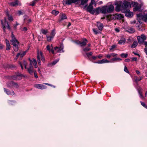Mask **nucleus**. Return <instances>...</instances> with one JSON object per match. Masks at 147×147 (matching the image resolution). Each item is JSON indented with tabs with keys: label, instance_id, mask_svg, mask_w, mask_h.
<instances>
[{
	"label": "nucleus",
	"instance_id": "nucleus-62",
	"mask_svg": "<svg viewBox=\"0 0 147 147\" xmlns=\"http://www.w3.org/2000/svg\"><path fill=\"white\" fill-rule=\"evenodd\" d=\"M27 30V28L26 27H24L23 29V30L24 31H26Z\"/></svg>",
	"mask_w": 147,
	"mask_h": 147
},
{
	"label": "nucleus",
	"instance_id": "nucleus-14",
	"mask_svg": "<svg viewBox=\"0 0 147 147\" xmlns=\"http://www.w3.org/2000/svg\"><path fill=\"white\" fill-rule=\"evenodd\" d=\"M24 20L25 22H26L27 24H29L32 22V20L31 18L25 15L24 16Z\"/></svg>",
	"mask_w": 147,
	"mask_h": 147
},
{
	"label": "nucleus",
	"instance_id": "nucleus-50",
	"mask_svg": "<svg viewBox=\"0 0 147 147\" xmlns=\"http://www.w3.org/2000/svg\"><path fill=\"white\" fill-rule=\"evenodd\" d=\"M87 56L88 57H89L90 56H91L92 54V52H90L89 53H87L86 54Z\"/></svg>",
	"mask_w": 147,
	"mask_h": 147
},
{
	"label": "nucleus",
	"instance_id": "nucleus-59",
	"mask_svg": "<svg viewBox=\"0 0 147 147\" xmlns=\"http://www.w3.org/2000/svg\"><path fill=\"white\" fill-rule=\"evenodd\" d=\"M144 51L147 55V47H146L144 49Z\"/></svg>",
	"mask_w": 147,
	"mask_h": 147
},
{
	"label": "nucleus",
	"instance_id": "nucleus-2",
	"mask_svg": "<svg viewBox=\"0 0 147 147\" xmlns=\"http://www.w3.org/2000/svg\"><path fill=\"white\" fill-rule=\"evenodd\" d=\"M114 9V6L112 5L103 6L102 7V13H111L113 11Z\"/></svg>",
	"mask_w": 147,
	"mask_h": 147
},
{
	"label": "nucleus",
	"instance_id": "nucleus-32",
	"mask_svg": "<svg viewBox=\"0 0 147 147\" xmlns=\"http://www.w3.org/2000/svg\"><path fill=\"white\" fill-rule=\"evenodd\" d=\"M127 31L129 32L132 33L135 32V30L133 28H130L128 29Z\"/></svg>",
	"mask_w": 147,
	"mask_h": 147
},
{
	"label": "nucleus",
	"instance_id": "nucleus-42",
	"mask_svg": "<svg viewBox=\"0 0 147 147\" xmlns=\"http://www.w3.org/2000/svg\"><path fill=\"white\" fill-rule=\"evenodd\" d=\"M140 103L141 105L145 108L147 109V105L143 102L140 101Z\"/></svg>",
	"mask_w": 147,
	"mask_h": 147
},
{
	"label": "nucleus",
	"instance_id": "nucleus-63",
	"mask_svg": "<svg viewBox=\"0 0 147 147\" xmlns=\"http://www.w3.org/2000/svg\"><path fill=\"white\" fill-rule=\"evenodd\" d=\"M130 61V60L129 59H125V62H129Z\"/></svg>",
	"mask_w": 147,
	"mask_h": 147
},
{
	"label": "nucleus",
	"instance_id": "nucleus-27",
	"mask_svg": "<svg viewBox=\"0 0 147 147\" xmlns=\"http://www.w3.org/2000/svg\"><path fill=\"white\" fill-rule=\"evenodd\" d=\"M126 41V40L124 38H122L119 41L118 43L119 44H124Z\"/></svg>",
	"mask_w": 147,
	"mask_h": 147
},
{
	"label": "nucleus",
	"instance_id": "nucleus-30",
	"mask_svg": "<svg viewBox=\"0 0 147 147\" xmlns=\"http://www.w3.org/2000/svg\"><path fill=\"white\" fill-rule=\"evenodd\" d=\"M135 80L136 82H138V81H140L142 78V77H138L136 76H135Z\"/></svg>",
	"mask_w": 147,
	"mask_h": 147
},
{
	"label": "nucleus",
	"instance_id": "nucleus-29",
	"mask_svg": "<svg viewBox=\"0 0 147 147\" xmlns=\"http://www.w3.org/2000/svg\"><path fill=\"white\" fill-rule=\"evenodd\" d=\"M137 41H134L131 46V47L132 48H134L137 46Z\"/></svg>",
	"mask_w": 147,
	"mask_h": 147
},
{
	"label": "nucleus",
	"instance_id": "nucleus-45",
	"mask_svg": "<svg viewBox=\"0 0 147 147\" xmlns=\"http://www.w3.org/2000/svg\"><path fill=\"white\" fill-rule=\"evenodd\" d=\"M116 47V45H112L111 47V48L110 49V50L112 51Z\"/></svg>",
	"mask_w": 147,
	"mask_h": 147
},
{
	"label": "nucleus",
	"instance_id": "nucleus-47",
	"mask_svg": "<svg viewBox=\"0 0 147 147\" xmlns=\"http://www.w3.org/2000/svg\"><path fill=\"white\" fill-rule=\"evenodd\" d=\"M36 2L37 1H35V0H34V1L32 2V3L30 4V5H31L32 6H34Z\"/></svg>",
	"mask_w": 147,
	"mask_h": 147
},
{
	"label": "nucleus",
	"instance_id": "nucleus-56",
	"mask_svg": "<svg viewBox=\"0 0 147 147\" xmlns=\"http://www.w3.org/2000/svg\"><path fill=\"white\" fill-rule=\"evenodd\" d=\"M34 77L36 78H38V76L37 75L36 73V71H34Z\"/></svg>",
	"mask_w": 147,
	"mask_h": 147
},
{
	"label": "nucleus",
	"instance_id": "nucleus-57",
	"mask_svg": "<svg viewBox=\"0 0 147 147\" xmlns=\"http://www.w3.org/2000/svg\"><path fill=\"white\" fill-rule=\"evenodd\" d=\"M95 63H97L98 64H101L102 63V60H99L98 61H97L96 62H94Z\"/></svg>",
	"mask_w": 147,
	"mask_h": 147
},
{
	"label": "nucleus",
	"instance_id": "nucleus-26",
	"mask_svg": "<svg viewBox=\"0 0 147 147\" xmlns=\"http://www.w3.org/2000/svg\"><path fill=\"white\" fill-rule=\"evenodd\" d=\"M88 0H81V4L83 5H84L85 7H86L88 5Z\"/></svg>",
	"mask_w": 147,
	"mask_h": 147
},
{
	"label": "nucleus",
	"instance_id": "nucleus-20",
	"mask_svg": "<svg viewBox=\"0 0 147 147\" xmlns=\"http://www.w3.org/2000/svg\"><path fill=\"white\" fill-rule=\"evenodd\" d=\"M114 16L115 17V20L117 19H121L123 18V15L121 14L117 13L114 15Z\"/></svg>",
	"mask_w": 147,
	"mask_h": 147
},
{
	"label": "nucleus",
	"instance_id": "nucleus-1",
	"mask_svg": "<svg viewBox=\"0 0 147 147\" xmlns=\"http://www.w3.org/2000/svg\"><path fill=\"white\" fill-rule=\"evenodd\" d=\"M12 38L10 42L11 44L13 45V48L15 51H17L19 49V42L16 39L13 33L11 36Z\"/></svg>",
	"mask_w": 147,
	"mask_h": 147
},
{
	"label": "nucleus",
	"instance_id": "nucleus-23",
	"mask_svg": "<svg viewBox=\"0 0 147 147\" xmlns=\"http://www.w3.org/2000/svg\"><path fill=\"white\" fill-rule=\"evenodd\" d=\"M26 51H24L22 53L20 52V53H18L17 55H16V59L18 58V57L20 56L21 58H22L23 56H24L26 53Z\"/></svg>",
	"mask_w": 147,
	"mask_h": 147
},
{
	"label": "nucleus",
	"instance_id": "nucleus-15",
	"mask_svg": "<svg viewBox=\"0 0 147 147\" xmlns=\"http://www.w3.org/2000/svg\"><path fill=\"white\" fill-rule=\"evenodd\" d=\"M87 11L92 14H94V9L93 6L91 4H90L87 8Z\"/></svg>",
	"mask_w": 147,
	"mask_h": 147
},
{
	"label": "nucleus",
	"instance_id": "nucleus-60",
	"mask_svg": "<svg viewBox=\"0 0 147 147\" xmlns=\"http://www.w3.org/2000/svg\"><path fill=\"white\" fill-rule=\"evenodd\" d=\"M8 19L10 21H12L13 20L12 17L11 16L9 17Z\"/></svg>",
	"mask_w": 147,
	"mask_h": 147
},
{
	"label": "nucleus",
	"instance_id": "nucleus-19",
	"mask_svg": "<svg viewBox=\"0 0 147 147\" xmlns=\"http://www.w3.org/2000/svg\"><path fill=\"white\" fill-rule=\"evenodd\" d=\"M1 24L3 26V28L4 30H5V29L6 28V27H7L8 29H10V28L7 22V21H5V24H4L3 23V21L2 20H1Z\"/></svg>",
	"mask_w": 147,
	"mask_h": 147
},
{
	"label": "nucleus",
	"instance_id": "nucleus-17",
	"mask_svg": "<svg viewBox=\"0 0 147 147\" xmlns=\"http://www.w3.org/2000/svg\"><path fill=\"white\" fill-rule=\"evenodd\" d=\"M27 71L29 73L32 75L33 74V73L34 71V70L33 67L32 65H30L29 67L28 68H27Z\"/></svg>",
	"mask_w": 147,
	"mask_h": 147
},
{
	"label": "nucleus",
	"instance_id": "nucleus-7",
	"mask_svg": "<svg viewBox=\"0 0 147 147\" xmlns=\"http://www.w3.org/2000/svg\"><path fill=\"white\" fill-rule=\"evenodd\" d=\"M137 39L138 42L140 44H141L144 42V40H146V36L144 34L142 35L141 36H138L137 37Z\"/></svg>",
	"mask_w": 147,
	"mask_h": 147
},
{
	"label": "nucleus",
	"instance_id": "nucleus-33",
	"mask_svg": "<svg viewBox=\"0 0 147 147\" xmlns=\"http://www.w3.org/2000/svg\"><path fill=\"white\" fill-rule=\"evenodd\" d=\"M55 34V30L54 29L52 30L51 32V36L53 38Z\"/></svg>",
	"mask_w": 147,
	"mask_h": 147
},
{
	"label": "nucleus",
	"instance_id": "nucleus-25",
	"mask_svg": "<svg viewBox=\"0 0 147 147\" xmlns=\"http://www.w3.org/2000/svg\"><path fill=\"white\" fill-rule=\"evenodd\" d=\"M22 75H18L16 76H14L12 78V79L13 80H20L22 79Z\"/></svg>",
	"mask_w": 147,
	"mask_h": 147
},
{
	"label": "nucleus",
	"instance_id": "nucleus-46",
	"mask_svg": "<svg viewBox=\"0 0 147 147\" xmlns=\"http://www.w3.org/2000/svg\"><path fill=\"white\" fill-rule=\"evenodd\" d=\"M124 70L127 73H129V71L127 69V67L126 66H125Z\"/></svg>",
	"mask_w": 147,
	"mask_h": 147
},
{
	"label": "nucleus",
	"instance_id": "nucleus-28",
	"mask_svg": "<svg viewBox=\"0 0 147 147\" xmlns=\"http://www.w3.org/2000/svg\"><path fill=\"white\" fill-rule=\"evenodd\" d=\"M122 59L119 58H114L111 59L110 61L111 62H113L116 61H117L121 60Z\"/></svg>",
	"mask_w": 147,
	"mask_h": 147
},
{
	"label": "nucleus",
	"instance_id": "nucleus-58",
	"mask_svg": "<svg viewBox=\"0 0 147 147\" xmlns=\"http://www.w3.org/2000/svg\"><path fill=\"white\" fill-rule=\"evenodd\" d=\"M18 14L19 16L21 14H22V12L21 11H18Z\"/></svg>",
	"mask_w": 147,
	"mask_h": 147
},
{
	"label": "nucleus",
	"instance_id": "nucleus-5",
	"mask_svg": "<svg viewBox=\"0 0 147 147\" xmlns=\"http://www.w3.org/2000/svg\"><path fill=\"white\" fill-rule=\"evenodd\" d=\"M80 0H63V4L64 5H70L72 3H74L80 1Z\"/></svg>",
	"mask_w": 147,
	"mask_h": 147
},
{
	"label": "nucleus",
	"instance_id": "nucleus-12",
	"mask_svg": "<svg viewBox=\"0 0 147 147\" xmlns=\"http://www.w3.org/2000/svg\"><path fill=\"white\" fill-rule=\"evenodd\" d=\"M9 4V5L12 6L21 5L20 3L18 0H15V1L10 3Z\"/></svg>",
	"mask_w": 147,
	"mask_h": 147
},
{
	"label": "nucleus",
	"instance_id": "nucleus-39",
	"mask_svg": "<svg viewBox=\"0 0 147 147\" xmlns=\"http://www.w3.org/2000/svg\"><path fill=\"white\" fill-rule=\"evenodd\" d=\"M47 40L49 42H50L51 41L52 39L53 38L51 36H47Z\"/></svg>",
	"mask_w": 147,
	"mask_h": 147
},
{
	"label": "nucleus",
	"instance_id": "nucleus-21",
	"mask_svg": "<svg viewBox=\"0 0 147 147\" xmlns=\"http://www.w3.org/2000/svg\"><path fill=\"white\" fill-rule=\"evenodd\" d=\"M102 7L100 8L98 7L96 9H94V13H96V14H98L99 13L101 12L102 13Z\"/></svg>",
	"mask_w": 147,
	"mask_h": 147
},
{
	"label": "nucleus",
	"instance_id": "nucleus-35",
	"mask_svg": "<svg viewBox=\"0 0 147 147\" xmlns=\"http://www.w3.org/2000/svg\"><path fill=\"white\" fill-rule=\"evenodd\" d=\"M59 13V12L58 11H57L55 10H53L52 11V13L55 16H56Z\"/></svg>",
	"mask_w": 147,
	"mask_h": 147
},
{
	"label": "nucleus",
	"instance_id": "nucleus-52",
	"mask_svg": "<svg viewBox=\"0 0 147 147\" xmlns=\"http://www.w3.org/2000/svg\"><path fill=\"white\" fill-rule=\"evenodd\" d=\"M117 54L114 53H112L111 54V57H115L117 56Z\"/></svg>",
	"mask_w": 147,
	"mask_h": 147
},
{
	"label": "nucleus",
	"instance_id": "nucleus-41",
	"mask_svg": "<svg viewBox=\"0 0 147 147\" xmlns=\"http://www.w3.org/2000/svg\"><path fill=\"white\" fill-rule=\"evenodd\" d=\"M91 49L90 48L88 47H86L83 49V51L85 52H87L89 51Z\"/></svg>",
	"mask_w": 147,
	"mask_h": 147
},
{
	"label": "nucleus",
	"instance_id": "nucleus-6",
	"mask_svg": "<svg viewBox=\"0 0 147 147\" xmlns=\"http://www.w3.org/2000/svg\"><path fill=\"white\" fill-rule=\"evenodd\" d=\"M123 9V11L127 9H129L131 7V4L129 2L127 1H125L122 5Z\"/></svg>",
	"mask_w": 147,
	"mask_h": 147
},
{
	"label": "nucleus",
	"instance_id": "nucleus-34",
	"mask_svg": "<svg viewBox=\"0 0 147 147\" xmlns=\"http://www.w3.org/2000/svg\"><path fill=\"white\" fill-rule=\"evenodd\" d=\"M120 56L122 58H126L128 56V55L127 53L125 54L124 53H123L120 55Z\"/></svg>",
	"mask_w": 147,
	"mask_h": 147
},
{
	"label": "nucleus",
	"instance_id": "nucleus-36",
	"mask_svg": "<svg viewBox=\"0 0 147 147\" xmlns=\"http://www.w3.org/2000/svg\"><path fill=\"white\" fill-rule=\"evenodd\" d=\"M4 90L5 92L8 95H10L11 93L10 91L8 89H6L5 88H4Z\"/></svg>",
	"mask_w": 147,
	"mask_h": 147
},
{
	"label": "nucleus",
	"instance_id": "nucleus-22",
	"mask_svg": "<svg viewBox=\"0 0 147 147\" xmlns=\"http://www.w3.org/2000/svg\"><path fill=\"white\" fill-rule=\"evenodd\" d=\"M97 26L98 28V29L100 30H101L103 27V25L102 23L99 22H97Z\"/></svg>",
	"mask_w": 147,
	"mask_h": 147
},
{
	"label": "nucleus",
	"instance_id": "nucleus-55",
	"mask_svg": "<svg viewBox=\"0 0 147 147\" xmlns=\"http://www.w3.org/2000/svg\"><path fill=\"white\" fill-rule=\"evenodd\" d=\"M95 0H92L91 1L90 3V4H91L92 5V4H94L95 3Z\"/></svg>",
	"mask_w": 147,
	"mask_h": 147
},
{
	"label": "nucleus",
	"instance_id": "nucleus-31",
	"mask_svg": "<svg viewBox=\"0 0 147 147\" xmlns=\"http://www.w3.org/2000/svg\"><path fill=\"white\" fill-rule=\"evenodd\" d=\"M51 48L53 49L52 45H51V46L50 45H48L46 47L47 50L50 52H51Z\"/></svg>",
	"mask_w": 147,
	"mask_h": 147
},
{
	"label": "nucleus",
	"instance_id": "nucleus-10",
	"mask_svg": "<svg viewBox=\"0 0 147 147\" xmlns=\"http://www.w3.org/2000/svg\"><path fill=\"white\" fill-rule=\"evenodd\" d=\"M34 87L37 88L41 90L46 89L47 87L42 84H36L34 85Z\"/></svg>",
	"mask_w": 147,
	"mask_h": 147
},
{
	"label": "nucleus",
	"instance_id": "nucleus-38",
	"mask_svg": "<svg viewBox=\"0 0 147 147\" xmlns=\"http://www.w3.org/2000/svg\"><path fill=\"white\" fill-rule=\"evenodd\" d=\"M42 33L44 34H46L48 32V31L47 30H45V29H42L41 30Z\"/></svg>",
	"mask_w": 147,
	"mask_h": 147
},
{
	"label": "nucleus",
	"instance_id": "nucleus-9",
	"mask_svg": "<svg viewBox=\"0 0 147 147\" xmlns=\"http://www.w3.org/2000/svg\"><path fill=\"white\" fill-rule=\"evenodd\" d=\"M135 6L133 9L134 11H141L142 9L141 7L142 6L141 4H138V3H135Z\"/></svg>",
	"mask_w": 147,
	"mask_h": 147
},
{
	"label": "nucleus",
	"instance_id": "nucleus-18",
	"mask_svg": "<svg viewBox=\"0 0 147 147\" xmlns=\"http://www.w3.org/2000/svg\"><path fill=\"white\" fill-rule=\"evenodd\" d=\"M67 18L65 15L64 13H61L60 15V18L59 20V22L62 21L63 20Z\"/></svg>",
	"mask_w": 147,
	"mask_h": 147
},
{
	"label": "nucleus",
	"instance_id": "nucleus-13",
	"mask_svg": "<svg viewBox=\"0 0 147 147\" xmlns=\"http://www.w3.org/2000/svg\"><path fill=\"white\" fill-rule=\"evenodd\" d=\"M28 59L30 61V65H32V64L34 66L35 68H36L37 67V61L35 59H33L32 60H31L29 58Z\"/></svg>",
	"mask_w": 147,
	"mask_h": 147
},
{
	"label": "nucleus",
	"instance_id": "nucleus-48",
	"mask_svg": "<svg viewBox=\"0 0 147 147\" xmlns=\"http://www.w3.org/2000/svg\"><path fill=\"white\" fill-rule=\"evenodd\" d=\"M59 60H57L56 61H54L51 63V64L52 65H54L55 64L59 61Z\"/></svg>",
	"mask_w": 147,
	"mask_h": 147
},
{
	"label": "nucleus",
	"instance_id": "nucleus-49",
	"mask_svg": "<svg viewBox=\"0 0 147 147\" xmlns=\"http://www.w3.org/2000/svg\"><path fill=\"white\" fill-rule=\"evenodd\" d=\"M93 32L95 34H97L98 33V30H96V29L94 28L93 29Z\"/></svg>",
	"mask_w": 147,
	"mask_h": 147
},
{
	"label": "nucleus",
	"instance_id": "nucleus-43",
	"mask_svg": "<svg viewBox=\"0 0 147 147\" xmlns=\"http://www.w3.org/2000/svg\"><path fill=\"white\" fill-rule=\"evenodd\" d=\"M23 65L24 66L25 68L26 69H27V63L25 61H23Z\"/></svg>",
	"mask_w": 147,
	"mask_h": 147
},
{
	"label": "nucleus",
	"instance_id": "nucleus-44",
	"mask_svg": "<svg viewBox=\"0 0 147 147\" xmlns=\"http://www.w3.org/2000/svg\"><path fill=\"white\" fill-rule=\"evenodd\" d=\"M139 93L140 96V97L141 98L143 99L144 98V96H143L142 94V92H141L140 91H139Z\"/></svg>",
	"mask_w": 147,
	"mask_h": 147
},
{
	"label": "nucleus",
	"instance_id": "nucleus-11",
	"mask_svg": "<svg viewBox=\"0 0 147 147\" xmlns=\"http://www.w3.org/2000/svg\"><path fill=\"white\" fill-rule=\"evenodd\" d=\"M7 85L8 86H13L16 88H18L19 87L18 84L13 81H11L8 82L7 84Z\"/></svg>",
	"mask_w": 147,
	"mask_h": 147
},
{
	"label": "nucleus",
	"instance_id": "nucleus-24",
	"mask_svg": "<svg viewBox=\"0 0 147 147\" xmlns=\"http://www.w3.org/2000/svg\"><path fill=\"white\" fill-rule=\"evenodd\" d=\"M6 42V50H9L11 48V47L10 45L9 42V41L7 39H5Z\"/></svg>",
	"mask_w": 147,
	"mask_h": 147
},
{
	"label": "nucleus",
	"instance_id": "nucleus-37",
	"mask_svg": "<svg viewBox=\"0 0 147 147\" xmlns=\"http://www.w3.org/2000/svg\"><path fill=\"white\" fill-rule=\"evenodd\" d=\"M102 63H109V61L107 60L106 59H103L102 60Z\"/></svg>",
	"mask_w": 147,
	"mask_h": 147
},
{
	"label": "nucleus",
	"instance_id": "nucleus-53",
	"mask_svg": "<svg viewBox=\"0 0 147 147\" xmlns=\"http://www.w3.org/2000/svg\"><path fill=\"white\" fill-rule=\"evenodd\" d=\"M132 61H137L138 59L136 57H134L132 58Z\"/></svg>",
	"mask_w": 147,
	"mask_h": 147
},
{
	"label": "nucleus",
	"instance_id": "nucleus-64",
	"mask_svg": "<svg viewBox=\"0 0 147 147\" xmlns=\"http://www.w3.org/2000/svg\"><path fill=\"white\" fill-rule=\"evenodd\" d=\"M3 46L1 44H0V49H2L3 48Z\"/></svg>",
	"mask_w": 147,
	"mask_h": 147
},
{
	"label": "nucleus",
	"instance_id": "nucleus-3",
	"mask_svg": "<svg viewBox=\"0 0 147 147\" xmlns=\"http://www.w3.org/2000/svg\"><path fill=\"white\" fill-rule=\"evenodd\" d=\"M37 61L38 64L40 65V59L43 62L45 61V59L44 57L43 56V54L42 52L41 51H38L37 53Z\"/></svg>",
	"mask_w": 147,
	"mask_h": 147
},
{
	"label": "nucleus",
	"instance_id": "nucleus-51",
	"mask_svg": "<svg viewBox=\"0 0 147 147\" xmlns=\"http://www.w3.org/2000/svg\"><path fill=\"white\" fill-rule=\"evenodd\" d=\"M44 84H45V85H48V86H51V87H53L54 88H55V86L53 85H52L51 84H48V83H44Z\"/></svg>",
	"mask_w": 147,
	"mask_h": 147
},
{
	"label": "nucleus",
	"instance_id": "nucleus-4",
	"mask_svg": "<svg viewBox=\"0 0 147 147\" xmlns=\"http://www.w3.org/2000/svg\"><path fill=\"white\" fill-rule=\"evenodd\" d=\"M88 41L85 38H84L81 41L78 40L75 41V43L78 45H80L81 47H84L86 45Z\"/></svg>",
	"mask_w": 147,
	"mask_h": 147
},
{
	"label": "nucleus",
	"instance_id": "nucleus-16",
	"mask_svg": "<svg viewBox=\"0 0 147 147\" xmlns=\"http://www.w3.org/2000/svg\"><path fill=\"white\" fill-rule=\"evenodd\" d=\"M125 13V16L129 17L132 16L133 15L132 12H130L129 9H127L124 11Z\"/></svg>",
	"mask_w": 147,
	"mask_h": 147
},
{
	"label": "nucleus",
	"instance_id": "nucleus-61",
	"mask_svg": "<svg viewBox=\"0 0 147 147\" xmlns=\"http://www.w3.org/2000/svg\"><path fill=\"white\" fill-rule=\"evenodd\" d=\"M92 57L93 59L95 60L96 59V58H97V56H93Z\"/></svg>",
	"mask_w": 147,
	"mask_h": 147
},
{
	"label": "nucleus",
	"instance_id": "nucleus-40",
	"mask_svg": "<svg viewBox=\"0 0 147 147\" xmlns=\"http://www.w3.org/2000/svg\"><path fill=\"white\" fill-rule=\"evenodd\" d=\"M121 7L120 5H117L116 8V10L118 11H120L121 9Z\"/></svg>",
	"mask_w": 147,
	"mask_h": 147
},
{
	"label": "nucleus",
	"instance_id": "nucleus-54",
	"mask_svg": "<svg viewBox=\"0 0 147 147\" xmlns=\"http://www.w3.org/2000/svg\"><path fill=\"white\" fill-rule=\"evenodd\" d=\"M106 57L108 59H110L111 57V54H108L106 56Z\"/></svg>",
	"mask_w": 147,
	"mask_h": 147
},
{
	"label": "nucleus",
	"instance_id": "nucleus-8",
	"mask_svg": "<svg viewBox=\"0 0 147 147\" xmlns=\"http://www.w3.org/2000/svg\"><path fill=\"white\" fill-rule=\"evenodd\" d=\"M63 45L62 44H61L59 47H56L54 48V49L57 53L63 52L64 51L63 50Z\"/></svg>",
	"mask_w": 147,
	"mask_h": 147
}]
</instances>
